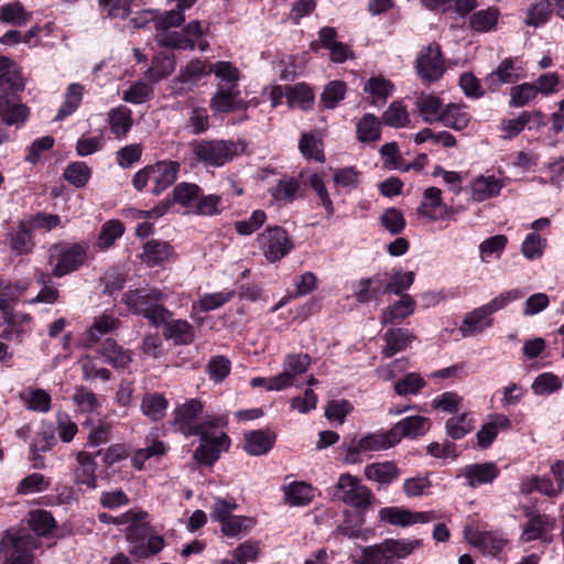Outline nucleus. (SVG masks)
Here are the masks:
<instances>
[{"label":"nucleus","mask_w":564,"mask_h":564,"mask_svg":"<svg viewBox=\"0 0 564 564\" xmlns=\"http://www.w3.org/2000/svg\"><path fill=\"white\" fill-rule=\"evenodd\" d=\"M165 299V294L160 289L140 288L124 292L121 302L131 314L142 316L152 326L160 327L166 317L173 315V312L164 305Z\"/></svg>","instance_id":"obj_1"},{"label":"nucleus","mask_w":564,"mask_h":564,"mask_svg":"<svg viewBox=\"0 0 564 564\" xmlns=\"http://www.w3.org/2000/svg\"><path fill=\"white\" fill-rule=\"evenodd\" d=\"M189 148L198 163L221 167L243 151V143L225 139H200L191 141Z\"/></svg>","instance_id":"obj_2"},{"label":"nucleus","mask_w":564,"mask_h":564,"mask_svg":"<svg viewBox=\"0 0 564 564\" xmlns=\"http://www.w3.org/2000/svg\"><path fill=\"white\" fill-rule=\"evenodd\" d=\"M89 246L86 241H59L48 249V264L52 275L63 278L78 271L87 263Z\"/></svg>","instance_id":"obj_3"},{"label":"nucleus","mask_w":564,"mask_h":564,"mask_svg":"<svg viewBox=\"0 0 564 564\" xmlns=\"http://www.w3.org/2000/svg\"><path fill=\"white\" fill-rule=\"evenodd\" d=\"M178 172V162L172 160L158 161L140 169L132 177V186L135 191L142 192L151 182L153 186L150 193L158 196L175 183Z\"/></svg>","instance_id":"obj_4"},{"label":"nucleus","mask_w":564,"mask_h":564,"mask_svg":"<svg viewBox=\"0 0 564 564\" xmlns=\"http://www.w3.org/2000/svg\"><path fill=\"white\" fill-rule=\"evenodd\" d=\"M151 525L147 520L130 523L124 529V538L130 544L129 553L134 560H143L161 552L165 545L162 535H150Z\"/></svg>","instance_id":"obj_5"},{"label":"nucleus","mask_w":564,"mask_h":564,"mask_svg":"<svg viewBox=\"0 0 564 564\" xmlns=\"http://www.w3.org/2000/svg\"><path fill=\"white\" fill-rule=\"evenodd\" d=\"M330 495L333 499L343 501L357 510L368 509L373 499L371 490L361 484L360 478L349 473L339 476Z\"/></svg>","instance_id":"obj_6"},{"label":"nucleus","mask_w":564,"mask_h":564,"mask_svg":"<svg viewBox=\"0 0 564 564\" xmlns=\"http://www.w3.org/2000/svg\"><path fill=\"white\" fill-rule=\"evenodd\" d=\"M264 258L274 263L286 257L294 248L288 231L281 226H269L257 237Z\"/></svg>","instance_id":"obj_7"},{"label":"nucleus","mask_w":564,"mask_h":564,"mask_svg":"<svg viewBox=\"0 0 564 564\" xmlns=\"http://www.w3.org/2000/svg\"><path fill=\"white\" fill-rule=\"evenodd\" d=\"M197 436L200 444L194 451L193 457L199 464L212 467L220 457V453L227 452L230 446V437L226 433L215 436L213 433L200 432Z\"/></svg>","instance_id":"obj_8"},{"label":"nucleus","mask_w":564,"mask_h":564,"mask_svg":"<svg viewBox=\"0 0 564 564\" xmlns=\"http://www.w3.org/2000/svg\"><path fill=\"white\" fill-rule=\"evenodd\" d=\"M417 75L429 82L438 80L444 74V56L436 42L423 47L416 58Z\"/></svg>","instance_id":"obj_9"},{"label":"nucleus","mask_w":564,"mask_h":564,"mask_svg":"<svg viewBox=\"0 0 564 564\" xmlns=\"http://www.w3.org/2000/svg\"><path fill=\"white\" fill-rule=\"evenodd\" d=\"M204 410L203 402L199 399H189L184 404L174 410L173 426L187 436H196L202 431L197 420L202 416Z\"/></svg>","instance_id":"obj_10"},{"label":"nucleus","mask_w":564,"mask_h":564,"mask_svg":"<svg viewBox=\"0 0 564 564\" xmlns=\"http://www.w3.org/2000/svg\"><path fill=\"white\" fill-rule=\"evenodd\" d=\"M379 520L397 527L427 523L436 519L434 511H412L402 507H384L379 510Z\"/></svg>","instance_id":"obj_11"},{"label":"nucleus","mask_w":564,"mask_h":564,"mask_svg":"<svg viewBox=\"0 0 564 564\" xmlns=\"http://www.w3.org/2000/svg\"><path fill=\"white\" fill-rule=\"evenodd\" d=\"M432 427V421L422 415H410L397 422L390 429V436H392L395 445L402 438L417 440L423 437Z\"/></svg>","instance_id":"obj_12"},{"label":"nucleus","mask_w":564,"mask_h":564,"mask_svg":"<svg viewBox=\"0 0 564 564\" xmlns=\"http://www.w3.org/2000/svg\"><path fill=\"white\" fill-rule=\"evenodd\" d=\"M387 293V272H378L369 278L360 279L354 289L358 303L368 304L380 301Z\"/></svg>","instance_id":"obj_13"},{"label":"nucleus","mask_w":564,"mask_h":564,"mask_svg":"<svg viewBox=\"0 0 564 564\" xmlns=\"http://www.w3.org/2000/svg\"><path fill=\"white\" fill-rule=\"evenodd\" d=\"M518 58L506 57L497 68L487 75L485 84L490 91H498L503 84H516L522 75L520 66L516 65Z\"/></svg>","instance_id":"obj_14"},{"label":"nucleus","mask_w":564,"mask_h":564,"mask_svg":"<svg viewBox=\"0 0 564 564\" xmlns=\"http://www.w3.org/2000/svg\"><path fill=\"white\" fill-rule=\"evenodd\" d=\"M276 433L269 429H260L245 433L243 451L251 456L268 454L275 445Z\"/></svg>","instance_id":"obj_15"},{"label":"nucleus","mask_w":564,"mask_h":564,"mask_svg":"<svg viewBox=\"0 0 564 564\" xmlns=\"http://www.w3.org/2000/svg\"><path fill=\"white\" fill-rule=\"evenodd\" d=\"M161 326L163 337L173 340L176 346L191 345L195 340V328L186 319H174L173 315H170Z\"/></svg>","instance_id":"obj_16"},{"label":"nucleus","mask_w":564,"mask_h":564,"mask_svg":"<svg viewBox=\"0 0 564 564\" xmlns=\"http://www.w3.org/2000/svg\"><path fill=\"white\" fill-rule=\"evenodd\" d=\"M212 74L210 63L200 58L191 59L184 67L180 69L178 75L173 79V89L175 94L181 95L182 88H177V84L196 85L200 79Z\"/></svg>","instance_id":"obj_17"},{"label":"nucleus","mask_w":564,"mask_h":564,"mask_svg":"<svg viewBox=\"0 0 564 564\" xmlns=\"http://www.w3.org/2000/svg\"><path fill=\"white\" fill-rule=\"evenodd\" d=\"M415 335L409 328L392 327L386 330L383 334V340L386 341L381 354L384 358H391L398 352L404 351L413 340Z\"/></svg>","instance_id":"obj_18"},{"label":"nucleus","mask_w":564,"mask_h":564,"mask_svg":"<svg viewBox=\"0 0 564 564\" xmlns=\"http://www.w3.org/2000/svg\"><path fill=\"white\" fill-rule=\"evenodd\" d=\"M415 307L414 299L410 294H404L382 311L380 322L382 325L401 324L405 318L413 315Z\"/></svg>","instance_id":"obj_19"},{"label":"nucleus","mask_w":564,"mask_h":564,"mask_svg":"<svg viewBox=\"0 0 564 564\" xmlns=\"http://www.w3.org/2000/svg\"><path fill=\"white\" fill-rule=\"evenodd\" d=\"M367 509L345 510L343 521L337 525L335 535L346 536L348 539H368V531H364L365 512Z\"/></svg>","instance_id":"obj_20"},{"label":"nucleus","mask_w":564,"mask_h":564,"mask_svg":"<svg viewBox=\"0 0 564 564\" xmlns=\"http://www.w3.org/2000/svg\"><path fill=\"white\" fill-rule=\"evenodd\" d=\"M467 485L471 488L491 484L500 475V469L495 462L475 463L465 467L464 473Z\"/></svg>","instance_id":"obj_21"},{"label":"nucleus","mask_w":564,"mask_h":564,"mask_svg":"<svg viewBox=\"0 0 564 564\" xmlns=\"http://www.w3.org/2000/svg\"><path fill=\"white\" fill-rule=\"evenodd\" d=\"M97 352L113 368L126 369L132 362L130 350H126L113 338H106L97 348Z\"/></svg>","instance_id":"obj_22"},{"label":"nucleus","mask_w":564,"mask_h":564,"mask_svg":"<svg viewBox=\"0 0 564 564\" xmlns=\"http://www.w3.org/2000/svg\"><path fill=\"white\" fill-rule=\"evenodd\" d=\"M173 254L174 249L167 241L151 239L143 245L141 260L153 268L169 261Z\"/></svg>","instance_id":"obj_23"},{"label":"nucleus","mask_w":564,"mask_h":564,"mask_svg":"<svg viewBox=\"0 0 564 564\" xmlns=\"http://www.w3.org/2000/svg\"><path fill=\"white\" fill-rule=\"evenodd\" d=\"M108 126L115 139H124L133 126L131 109L123 105L111 108L108 112Z\"/></svg>","instance_id":"obj_24"},{"label":"nucleus","mask_w":564,"mask_h":564,"mask_svg":"<svg viewBox=\"0 0 564 564\" xmlns=\"http://www.w3.org/2000/svg\"><path fill=\"white\" fill-rule=\"evenodd\" d=\"M285 98L289 108L299 107L303 111L313 109L315 95L311 86L304 82L285 85Z\"/></svg>","instance_id":"obj_25"},{"label":"nucleus","mask_w":564,"mask_h":564,"mask_svg":"<svg viewBox=\"0 0 564 564\" xmlns=\"http://www.w3.org/2000/svg\"><path fill=\"white\" fill-rule=\"evenodd\" d=\"M503 182L495 175H479L470 183L471 198L475 202H484L500 194Z\"/></svg>","instance_id":"obj_26"},{"label":"nucleus","mask_w":564,"mask_h":564,"mask_svg":"<svg viewBox=\"0 0 564 564\" xmlns=\"http://www.w3.org/2000/svg\"><path fill=\"white\" fill-rule=\"evenodd\" d=\"M175 56L173 53L160 52L152 57L151 66L145 70L144 77L150 83L156 84L167 78L175 69Z\"/></svg>","instance_id":"obj_27"},{"label":"nucleus","mask_w":564,"mask_h":564,"mask_svg":"<svg viewBox=\"0 0 564 564\" xmlns=\"http://www.w3.org/2000/svg\"><path fill=\"white\" fill-rule=\"evenodd\" d=\"M491 316L481 306L468 312L459 326L463 337L475 336L492 325Z\"/></svg>","instance_id":"obj_28"},{"label":"nucleus","mask_w":564,"mask_h":564,"mask_svg":"<svg viewBox=\"0 0 564 564\" xmlns=\"http://www.w3.org/2000/svg\"><path fill=\"white\" fill-rule=\"evenodd\" d=\"M476 420L470 412H462L446 420L445 433L453 441L463 440L475 430Z\"/></svg>","instance_id":"obj_29"},{"label":"nucleus","mask_w":564,"mask_h":564,"mask_svg":"<svg viewBox=\"0 0 564 564\" xmlns=\"http://www.w3.org/2000/svg\"><path fill=\"white\" fill-rule=\"evenodd\" d=\"M464 108L465 105L453 102L445 105L442 115L438 117V122L455 131L465 130L471 120V116Z\"/></svg>","instance_id":"obj_30"},{"label":"nucleus","mask_w":564,"mask_h":564,"mask_svg":"<svg viewBox=\"0 0 564 564\" xmlns=\"http://www.w3.org/2000/svg\"><path fill=\"white\" fill-rule=\"evenodd\" d=\"M203 188L195 183L181 182L172 191V196L167 197L171 206L174 204L181 205L187 209H194Z\"/></svg>","instance_id":"obj_31"},{"label":"nucleus","mask_w":564,"mask_h":564,"mask_svg":"<svg viewBox=\"0 0 564 564\" xmlns=\"http://www.w3.org/2000/svg\"><path fill=\"white\" fill-rule=\"evenodd\" d=\"M364 473L369 480L381 485H389L398 479L400 470L394 462L387 460L367 465Z\"/></svg>","instance_id":"obj_32"},{"label":"nucleus","mask_w":564,"mask_h":564,"mask_svg":"<svg viewBox=\"0 0 564 564\" xmlns=\"http://www.w3.org/2000/svg\"><path fill=\"white\" fill-rule=\"evenodd\" d=\"M364 91L369 94L372 106H383L392 95L393 84L381 76L370 77L364 86Z\"/></svg>","instance_id":"obj_33"},{"label":"nucleus","mask_w":564,"mask_h":564,"mask_svg":"<svg viewBox=\"0 0 564 564\" xmlns=\"http://www.w3.org/2000/svg\"><path fill=\"white\" fill-rule=\"evenodd\" d=\"M32 239V228L25 221H20L18 230L7 236L10 249L18 256H25L32 252L34 245Z\"/></svg>","instance_id":"obj_34"},{"label":"nucleus","mask_w":564,"mask_h":564,"mask_svg":"<svg viewBox=\"0 0 564 564\" xmlns=\"http://www.w3.org/2000/svg\"><path fill=\"white\" fill-rule=\"evenodd\" d=\"M415 106L423 121L430 124L438 122V117L445 107L440 97L430 94H421L416 98Z\"/></svg>","instance_id":"obj_35"},{"label":"nucleus","mask_w":564,"mask_h":564,"mask_svg":"<svg viewBox=\"0 0 564 564\" xmlns=\"http://www.w3.org/2000/svg\"><path fill=\"white\" fill-rule=\"evenodd\" d=\"M301 191V183L294 176L281 178L274 187L270 189L272 198L279 204L293 203Z\"/></svg>","instance_id":"obj_36"},{"label":"nucleus","mask_w":564,"mask_h":564,"mask_svg":"<svg viewBox=\"0 0 564 564\" xmlns=\"http://www.w3.org/2000/svg\"><path fill=\"white\" fill-rule=\"evenodd\" d=\"M381 122L373 113L364 115L356 126L357 139L362 143H371L381 138Z\"/></svg>","instance_id":"obj_37"},{"label":"nucleus","mask_w":564,"mask_h":564,"mask_svg":"<svg viewBox=\"0 0 564 564\" xmlns=\"http://www.w3.org/2000/svg\"><path fill=\"white\" fill-rule=\"evenodd\" d=\"M155 41L159 46L172 50L193 51L196 47V41L177 31H159Z\"/></svg>","instance_id":"obj_38"},{"label":"nucleus","mask_w":564,"mask_h":564,"mask_svg":"<svg viewBox=\"0 0 564 564\" xmlns=\"http://www.w3.org/2000/svg\"><path fill=\"white\" fill-rule=\"evenodd\" d=\"M167 408L169 401L160 393H147L141 402L142 413L154 422L165 416Z\"/></svg>","instance_id":"obj_39"},{"label":"nucleus","mask_w":564,"mask_h":564,"mask_svg":"<svg viewBox=\"0 0 564 564\" xmlns=\"http://www.w3.org/2000/svg\"><path fill=\"white\" fill-rule=\"evenodd\" d=\"M91 175V169L83 161L70 162L63 172V178L76 188L85 187Z\"/></svg>","instance_id":"obj_40"},{"label":"nucleus","mask_w":564,"mask_h":564,"mask_svg":"<svg viewBox=\"0 0 564 564\" xmlns=\"http://www.w3.org/2000/svg\"><path fill=\"white\" fill-rule=\"evenodd\" d=\"M346 93L347 84L345 82L338 79L328 82L321 94V107L335 109L344 100Z\"/></svg>","instance_id":"obj_41"},{"label":"nucleus","mask_w":564,"mask_h":564,"mask_svg":"<svg viewBox=\"0 0 564 564\" xmlns=\"http://www.w3.org/2000/svg\"><path fill=\"white\" fill-rule=\"evenodd\" d=\"M499 14V10L496 7L476 11L469 17V26L478 33L489 32L497 25Z\"/></svg>","instance_id":"obj_42"},{"label":"nucleus","mask_w":564,"mask_h":564,"mask_svg":"<svg viewBox=\"0 0 564 564\" xmlns=\"http://www.w3.org/2000/svg\"><path fill=\"white\" fill-rule=\"evenodd\" d=\"M124 234V225L118 219L107 220L102 224L98 238L97 247L100 250H107L112 247L117 239Z\"/></svg>","instance_id":"obj_43"},{"label":"nucleus","mask_w":564,"mask_h":564,"mask_svg":"<svg viewBox=\"0 0 564 564\" xmlns=\"http://www.w3.org/2000/svg\"><path fill=\"white\" fill-rule=\"evenodd\" d=\"M83 85L78 83H73L68 86L65 100L55 116L56 121L65 120L77 110L83 99Z\"/></svg>","instance_id":"obj_44"},{"label":"nucleus","mask_w":564,"mask_h":564,"mask_svg":"<svg viewBox=\"0 0 564 564\" xmlns=\"http://www.w3.org/2000/svg\"><path fill=\"white\" fill-rule=\"evenodd\" d=\"M552 0H536L527 11L524 23L529 26L546 24L553 14Z\"/></svg>","instance_id":"obj_45"},{"label":"nucleus","mask_w":564,"mask_h":564,"mask_svg":"<svg viewBox=\"0 0 564 564\" xmlns=\"http://www.w3.org/2000/svg\"><path fill=\"white\" fill-rule=\"evenodd\" d=\"M237 95H240L238 86L223 87L218 86L217 91L210 98V108L216 112H232L234 101Z\"/></svg>","instance_id":"obj_46"},{"label":"nucleus","mask_w":564,"mask_h":564,"mask_svg":"<svg viewBox=\"0 0 564 564\" xmlns=\"http://www.w3.org/2000/svg\"><path fill=\"white\" fill-rule=\"evenodd\" d=\"M28 523L37 536H47L57 525L52 513L43 509L32 511Z\"/></svg>","instance_id":"obj_47"},{"label":"nucleus","mask_w":564,"mask_h":564,"mask_svg":"<svg viewBox=\"0 0 564 564\" xmlns=\"http://www.w3.org/2000/svg\"><path fill=\"white\" fill-rule=\"evenodd\" d=\"M539 95V89L533 83H523L514 85L510 89L509 106L512 108H522L528 106Z\"/></svg>","instance_id":"obj_48"},{"label":"nucleus","mask_w":564,"mask_h":564,"mask_svg":"<svg viewBox=\"0 0 564 564\" xmlns=\"http://www.w3.org/2000/svg\"><path fill=\"white\" fill-rule=\"evenodd\" d=\"M20 398L31 411L46 413L51 410L52 398L43 389H31L28 393H21Z\"/></svg>","instance_id":"obj_49"},{"label":"nucleus","mask_w":564,"mask_h":564,"mask_svg":"<svg viewBox=\"0 0 564 564\" xmlns=\"http://www.w3.org/2000/svg\"><path fill=\"white\" fill-rule=\"evenodd\" d=\"M380 225L391 235L399 236L406 227L403 213L397 207H389L383 210L379 218Z\"/></svg>","instance_id":"obj_50"},{"label":"nucleus","mask_w":564,"mask_h":564,"mask_svg":"<svg viewBox=\"0 0 564 564\" xmlns=\"http://www.w3.org/2000/svg\"><path fill=\"white\" fill-rule=\"evenodd\" d=\"M381 122L393 128L406 127L410 123L406 107L400 100L392 101L382 113Z\"/></svg>","instance_id":"obj_51"},{"label":"nucleus","mask_w":564,"mask_h":564,"mask_svg":"<svg viewBox=\"0 0 564 564\" xmlns=\"http://www.w3.org/2000/svg\"><path fill=\"white\" fill-rule=\"evenodd\" d=\"M153 96L154 88L152 85L142 80H137L122 93V100L133 105H141L151 100Z\"/></svg>","instance_id":"obj_52"},{"label":"nucleus","mask_w":564,"mask_h":564,"mask_svg":"<svg viewBox=\"0 0 564 564\" xmlns=\"http://www.w3.org/2000/svg\"><path fill=\"white\" fill-rule=\"evenodd\" d=\"M133 0H98L100 13L109 19H127Z\"/></svg>","instance_id":"obj_53"},{"label":"nucleus","mask_w":564,"mask_h":564,"mask_svg":"<svg viewBox=\"0 0 564 564\" xmlns=\"http://www.w3.org/2000/svg\"><path fill=\"white\" fill-rule=\"evenodd\" d=\"M152 21L156 31H166L171 28H177L185 21V14L177 8L163 12L154 11Z\"/></svg>","instance_id":"obj_54"},{"label":"nucleus","mask_w":564,"mask_h":564,"mask_svg":"<svg viewBox=\"0 0 564 564\" xmlns=\"http://www.w3.org/2000/svg\"><path fill=\"white\" fill-rule=\"evenodd\" d=\"M119 321L115 317L102 315L98 317L87 330L86 341L88 345L97 344L101 336L111 333L118 327Z\"/></svg>","instance_id":"obj_55"},{"label":"nucleus","mask_w":564,"mask_h":564,"mask_svg":"<svg viewBox=\"0 0 564 564\" xmlns=\"http://www.w3.org/2000/svg\"><path fill=\"white\" fill-rule=\"evenodd\" d=\"M31 13L20 2L7 3L0 9V21L14 26L25 25Z\"/></svg>","instance_id":"obj_56"},{"label":"nucleus","mask_w":564,"mask_h":564,"mask_svg":"<svg viewBox=\"0 0 564 564\" xmlns=\"http://www.w3.org/2000/svg\"><path fill=\"white\" fill-rule=\"evenodd\" d=\"M223 210V197L220 195H204L202 192L197 203L195 204V208L192 209V213L199 216L212 217L220 215Z\"/></svg>","instance_id":"obj_57"},{"label":"nucleus","mask_w":564,"mask_h":564,"mask_svg":"<svg viewBox=\"0 0 564 564\" xmlns=\"http://www.w3.org/2000/svg\"><path fill=\"white\" fill-rule=\"evenodd\" d=\"M382 545L388 553L389 560L393 557L404 558L420 546V541H409L405 539H386L382 541Z\"/></svg>","instance_id":"obj_58"},{"label":"nucleus","mask_w":564,"mask_h":564,"mask_svg":"<svg viewBox=\"0 0 564 564\" xmlns=\"http://www.w3.org/2000/svg\"><path fill=\"white\" fill-rule=\"evenodd\" d=\"M393 446H395V442L390 436V430L382 433H370L359 438V448L365 452L382 451Z\"/></svg>","instance_id":"obj_59"},{"label":"nucleus","mask_w":564,"mask_h":564,"mask_svg":"<svg viewBox=\"0 0 564 564\" xmlns=\"http://www.w3.org/2000/svg\"><path fill=\"white\" fill-rule=\"evenodd\" d=\"M3 324L6 327L0 333V337L4 340H21L22 334L24 333L22 328V321L30 319L28 315L19 316L14 311L10 312V315H2Z\"/></svg>","instance_id":"obj_60"},{"label":"nucleus","mask_w":564,"mask_h":564,"mask_svg":"<svg viewBox=\"0 0 564 564\" xmlns=\"http://www.w3.org/2000/svg\"><path fill=\"white\" fill-rule=\"evenodd\" d=\"M285 496L291 506H306L313 500V488L303 481L289 485Z\"/></svg>","instance_id":"obj_61"},{"label":"nucleus","mask_w":564,"mask_h":564,"mask_svg":"<svg viewBox=\"0 0 564 564\" xmlns=\"http://www.w3.org/2000/svg\"><path fill=\"white\" fill-rule=\"evenodd\" d=\"M414 273L408 271L402 273L401 271H394L393 274L387 272V293L395 294L400 297L404 295L405 291L413 284Z\"/></svg>","instance_id":"obj_62"},{"label":"nucleus","mask_w":564,"mask_h":564,"mask_svg":"<svg viewBox=\"0 0 564 564\" xmlns=\"http://www.w3.org/2000/svg\"><path fill=\"white\" fill-rule=\"evenodd\" d=\"M34 555L32 551L15 539L10 549L4 554L2 564H33Z\"/></svg>","instance_id":"obj_63"},{"label":"nucleus","mask_w":564,"mask_h":564,"mask_svg":"<svg viewBox=\"0 0 564 564\" xmlns=\"http://www.w3.org/2000/svg\"><path fill=\"white\" fill-rule=\"evenodd\" d=\"M383 561L388 562V553L381 543L361 547L360 556H354L355 564H382Z\"/></svg>","instance_id":"obj_64"}]
</instances>
